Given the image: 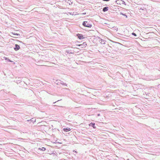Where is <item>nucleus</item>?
Returning a JSON list of instances; mask_svg holds the SVG:
<instances>
[{"mask_svg":"<svg viewBox=\"0 0 160 160\" xmlns=\"http://www.w3.org/2000/svg\"><path fill=\"white\" fill-rule=\"evenodd\" d=\"M87 46V44L86 42H83L82 44H81V45H80V46H79V48L75 47L74 48H77L80 50H85Z\"/></svg>","mask_w":160,"mask_h":160,"instance_id":"nucleus-1","label":"nucleus"},{"mask_svg":"<svg viewBox=\"0 0 160 160\" xmlns=\"http://www.w3.org/2000/svg\"><path fill=\"white\" fill-rule=\"evenodd\" d=\"M83 25L85 27L91 28L92 27V25L89 23L87 21H84L83 23Z\"/></svg>","mask_w":160,"mask_h":160,"instance_id":"nucleus-2","label":"nucleus"},{"mask_svg":"<svg viewBox=\"0 0 160 160\" xmlns=\"http://www.w3.org/2000/svg\"><path fill=\"white\" fill-rule=\"evenodd\" d=\"M76 35L78 37V38L80 39H83L85 38V37H84L83 36L82 34H77Z\"/></svg>","mask_w":160,"mask_h":160,"instance_id":"nucleus-3","label":"nucleus"},{"mask_svg":"<svg viewBox=\"0 0 160 160\" xmlns=\"http://www.w3.org/2000/svg\"><path fill=\"white\" fill-rule=\"evenodd\" d=\"M116 2L118 4L121 5L123 3V1L121 0H117L116 1Z\"/></svg>","mask_w":160,"mask_h":160,"instance_id":"nucleus-4","label":"nucleus"},{"mask_svg":"<svg viewBox=\"0 0 160 160\" xmlns=\"http://www.w3.org/2000/svg\"><path fill=\"white\" fill-rule=\"evenodd\" d=\"M75 45H74L75 46H77L79 47L81 44H80V42H79L78 41H77L75 42Z\"/></svg>","mask_w":160,"mask_h":160,"instance_id":"nucleus-5","label":"nucleus"},{"mask_svg":"<svg viewBox=\"0 0 160 160\" xmlns=\"http://www.w3.org/2000/svg\"><path fill=\"white\" fill-rule=\"evenodd\" d=\"M20 46L16 44L14 49L15 51H17L20 49Z\"/></svg>","mask_w":160,"mask_h":160,"instance_id":"nucleus-6","label":"nucleus"},{"mask_svg":"<svg viewBox=\"0 0 160 160\" xmlns=\"http://www.w3.org/2000/svg\"><path fill=\"white\" fill-rule=\"evenodd\" d=\"M89 126H92L94 128H95L96 127L95 126V123L91 122L89 124Z\"/></svg>","mask_w":160,"mask_h":160,"instance_id":"nucleus-7","label":"nucleus"},{"mask_svg":"<svg viewBox=\"0 0 160 160\" xmlns=\"http://www.w3.org/2000/svg\"><path fill=\"white\" fill-rule=\"evenodd\" d=\"M63 130L65 131V132H68V131H70L71 130V129L70 128H64L63 129Z\"/></svg>","mask_w":160,"mask_h":160,"instance_id":"nucleus-8","label":"nucleus"},{"mask_svg":"<svg viewBox=\"0 0 160 160\" xmlns=\"http://www.w3.org/2000/svg\"><path fill=\"white\" fill-rule=\"evenodd\" d=\"M108 9V7H104L103 9V11L104 12L107 11Z\"/></svg>","mask_w":160,"mask_h":160,"instance_id":"nucleus-9","label":"nucleus"},{"mask_svg":"<svg viewBox=\"0 0 160 160\" xmlns=\"http://www.w3.org/2000/svg\"><path fill=\"white\" fill-rule=\"evenodd\" d=\"M5 59L6 60H8L10 62H12V61L10 60L9 59L7 58H5Z\"/></svg>","mask_w":160,"mask_h":160,"instance_id":"nucleus-10","label":"nucleus"},{"mask_svg":"<svg viewBox=\"0 0 160 160\" xmlns=\"http://www.w3.org/2000/svg\"><path fill=\"white\" fill-rule=\"evenodd\" d=\"M46 150V148H45L43 147L42 149H41V150L42 151H45Z\"/></svg>","mask_w":160,"mask_h":160,"instance_id":"nucleus-11","label":"nucleus"},{"mask_svg":"<svg viewBox=\"0 0 160 160\" xmlns=\"http://www.w3.org/2000/svg\"><path fill=\"white\" fill-rule=\"evenodd\" d=\"M132 34L135 36H137L136 34L134 33H132Z\"/></svg>","mask_w":160,"mask_h":160,"instance_id":"nucleus-12","label":"nucleus"},{"mask_svg":"<svg viewBox=\"0 0 160 160\" xmlns=\"http://www.w3.org/2000/svg\"><path fill=\"white\" fill-rule=\"evenodd\" d=\"M103 0L104 1H109V0Z\"/></svg>","mask_w":160,"mask_h":160,"instance_id":"nucleus-13","label":"nucleus"},{"mask_svg":"<svg viewBox=\"0 0 160 160\" xmlns=\"http://www.w3.org/2000/svg\"><path fill=\"white\" fill-rule=\"evenodd\" d=\"M38 149H39V150H41V148H38Z\"/></svg>","mask_w":160,"mask_h":160,"instance_id":"nucleus-14","label":"nucleus"},{"mask_svg":"<svg viewBox=\"0 0 160 160\" xmlns=\"http://www.w3.org/2000/svg\"><path fill=\"white\" fill-rule=\"evenodd\" d=\"M125 17H126V18H127V15H125Z\"/></svg>","mask_w":160,"mask_h":160,"instance_id":"nucleus-15","label":"nucleus"}]
</instances>
